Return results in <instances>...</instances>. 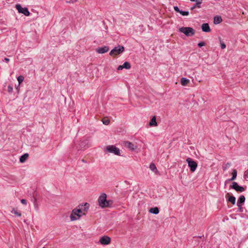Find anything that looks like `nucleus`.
<instances>
[{
    "mask_svg": "<svg viewBox=\"0 0 248 248\" xmlns=\"http://www.w3.org/2000/svg\"><path fill=\"white\" fill-rule=\"evenodd\" d=\"M99 205L102 208L110 207L112 204L111 201L107 200V195L105 193H102L98 200Z\"/></svg>",
    "mask_w": 248,
    "mask_h": 248,
    "instance_id": "f257e3e1",
    "label": "nucleus"
},
{
    "mask_svg": "<svg viewBox=\"0 0 248 248\" xmlns=\"http://www.w3.org/2000/svg\"><path fill=\"white\" fill-rule=\"evenodd\" d=\"M80 210L77 208L74 209L70 214V218L71 221H75L80 218L82 214L80 213Z\"/></svg>",
    "mask_w": 248,
    "mask_h": 248,
    "instance_id": "f03ea898",
    "label": "nucleus"
},
{
    "mask_svg": "<svg viewBox=\"0 0 248 248\" xmlns=\"http://www.w3.org/2000/svg\"><path fill=\"white\" fill-rule=\"evenodd\" d=\"M179 31L185 34L186 36H192L195 34V30L191 27H181Z\"/></svg>",
    "mask_w": 248,
    "mask_h": 248,
    "instance_id": "7ed1b4c3",
    "label": "nucleus"
},
{
    "mask_svg": "<svg viewBox=\"0 0 248 248\" xmlns=\"http://www.w3.org/2000/svg\"><path fill=\"white\" fill-rule=\"evenodd\" d=\"M124 48L123 46H118L112 49L109 52V55L111 56H116L124 52Z\"/></svg>",
    "mask_w": 248,
    "mask_h": 248,
    "instance_id": "20e7f679",
    "label": "nucleus"
},
{
    "mask_svg": "<svg viewBox=\"0 0 248 248\" xmlns=\"http://www.w3.org/2000/svg\"><path fill=\"white\" fill-rule=\"evenodd\" d=\"M186 161L188 164V167L190 168V170L192 172L195 171L197 168V163L189 157L186 159Z\"/></svg>",
    "mask_w": 248,
    "mask_h": 248,
    "instance_id": "39448f33",
    "label": "nucleus"
},
{
    "mask_svg": "<svg viewBox=\"0 0 248 248\" xmlns=\"http://www.w3.org/2000/svg\"><path fill=\"white\" fill-rule=\"evenodd\" d=\"M106 150L107 151L113 153L116 155H120V151L118 148L116 147L113 145H109L106 147Z\"/></svg>",
    "mask_w": 248,
    "mask_h": 248,
    "instance_id": "423d86ee",
    "label": "nucleus"
},
{
    "mask_svg": "<svg viewBox=\"0 0 248 248\" xmlns=\"http://www.w3.org/2000/svg\"><path fill=\"white\" fill-rule=\"evenodd\" d=\"M16 8L19 13H22L26 16H29L30 14L27 8H23L20 4H16Z\"/></svg>",
    "mask_w": 248,
    "mask_h": 248,
    "instance_id": "0eeeda50",
    "label": "nucleus"
},
{
    "mask_svg": "<svg viewBox=\"0 0 248 248\" xmlns=\"http://www.w3.org/2000/svg\"><path fill=\"white\" fill-rule=\"evenodd\" d=\"M245 198L244 196L241 195L239 198L237 202V205L238 207V211L239 212H242L243 211V208L242 207V204L245 202Z\"/></svg>",
    "mask_w": 248,
    "mask_h": 248,
    "instance_id": "6e6552de",
    "label": "nucleus"
},
{
    "mask_svg": "<svg viewBox=\"0 0 248 248\" xmlns=\"http://www.w3.org/2000/svg\"><path fill=\"white\" fill-rule=\"evenodd\" d=\"M124 145L132 151L135 150L137 148V146L136 144L130 141H124Z\"/></svg>",
    "mask_w": 248,
    "mask_h": 248,
    "instance_id": "1a4fd4ad",
    "label": "nucleus"
},
{
    "mask_svg": "<svg viewBox=\"0 0 248 248\" xmlns=\"http://www.w3.org/2000/svg\"><path fill=\"white\" fill-rule=\"evenodd\" d=\"M110 238L107 236L101 237L99 239V243L103 245H107L110 243Z\"/></svg>",
    "mask_w": 248,
    "mask_h": 248,
    "instance_id": "9d476101",
    "label": "nucleus"
},
{
    "mask_svg": "<svg viewBox=\"0 0 248 248\" xmlns=\"http://www.w3.org/2000/svg\"><path fill=\"white\" fill-rule=\"evenodd\" d=\"M90 205L89 203L85 202L83 204H80L78 206V209L80 210V213H82L83 212H87L89 208Z\"/></svg>",
    "mask_w": 248,
    "mask_h": 248,
    "instance_id": "9b49d317",
    "label": "nucleus"
},
{
    "mask_svg": "<svg viewBox=\"0 0 248 248\" xmlns=\"http://www.w3.org/2000/svg\"><path fill=\"white\" fill-rule=\"evenodd\" d=\"M233 189L239 192H242L245 190V188L238 185V184L235 182H233Z\"/></svg>",
    "mask_w": 248,
    "mask_h": 248,
    "instance_id": "f8f14e48",
    "label": "nucleus"
},
{
    "mask_svg": "<svg viewBox=\"0 0 248 248\" xmlns=\"http://www.w3.org/2000/svg\"><path fill=\"white\" fill-rule=\"evenodd\" d=\"M109 50V47L107 46H104L96 49V51L99 54H103Z\"/></svg>",
    "mask_w": 248,
    "mask_h": 248,
    "instance_id": "ddd939ff",
    "label": "nucleus"
},
{
    "mask_svg": "<svg viewBox=\"0 0 248 248\" xmlns=\"http://www.w3.org/2000/svg\"><path fill=\"white\" fill-rule=\"evenodd\" d=\"M131 67V65L129 62H124V63L122 65H119L118 68V70H121L123 68H125L126 69H129Z\"/></svg>",
    "mask_w": 248,
    "mask_h": 248,
    "instance_id": "4468645a",
    "label": "nucleus"
},
{
    "mask_svg": "<svg viewBox=\"0 0 248 248\" xmlns=\"http://www.w3.org/2000/svg\"><path fill=\"white\" fill-rule=\"evenodd\" d=\"M232 180V176L226 180L225 182V187L226 189L229 188V189L232 188V183L231 181Z\"/></svg>",
    "mask_w": 248,
    "mask_h": 248,
    "instance_id": "2eb2a0df",
    "label": "nucleus"
},
{
    "mask_svg": "<svg viewBox=\"0 0 248 248\" xmlns=\"http://www.w3.org/2000/svg\"><path fill=\"white\" fill-rule=\"evenodd\" d=\"M190 0L191 1H193V2H196V4H194L191 8V10H193L194 9H195L196 7L198 8H201V5L202 3V0Z\"/></svg>",
    "mask_w": 248,
    "mask_h": 248,
    "instance_id": "dca6fc26",
    "label": "nucleus"
},
{
    "mask_svg": "<svg viewBox=\"0 0 248 248\" xmlns=\"http://www.w3.org/2000/svg\"><path fill=\"white\" fill-rule=\"evenodd\" d=\"M202 29L203 32H209L211 31L210 28L208 23H203L202 24Z\"/></svg>",
    "mask_w": 248,
    "mask_h": 248,
    "instance_id": "f3484780",
    "label": "nucleus"
},
{
    "mask_svg": "<svg viewBox=\"0 0 248 248\" xmlns=\"http://www.w3.org/2000/svg\"><path fill=\"white\" fill-rule=\"evenodd\" d=\"M222 21V19L220 16H216L214 18V23L215 24H218L221 23Z\"/></svg>",
    "mask_w": 248,
    "mask_h": 248,
    "instance_id": "a211bd4d",
    "label": "nucleus"
},
{
    "mask_svg": "<svg viewBox=\"0 0 248 248\" xmlns=\"http://www.w3.org/2000/svg\"><path fill=\"white\" fill-rule=\"evenodd\" d=\"M28 156L29 155L27 153L24 154V155H22L19 158V161L21 163H24L28 157Z\"/></svg>",
    "mask_w": 248,
    "mask_h": 248,
    "instance_id": "6ab92c4d",
    "label": "nucleus"
},
{
    "mask_svg": "<svg viewBox=\"0 0 248 248\" xmlns=\"http://www.w3.org/2000/svg\"><path fill=\"white\" fill-rule=\"evenodd\" d=\"M149 125L151 126H155L157 125V123L156 122V118L154 116L151 120L149 123Z\"/></svg>",
    "mask_w": 248,
    "mask_h": 248,
    "instance_id": "aec40b11",
    "label": "nucleus"
},
{
    "mask_svg": "<svg viewBox=\"0 0 248 248\" xmlns=\"http://www.w3.org/2000/svg\"><path fill=\"white\" fill-rule=\"evenodd\" d=\"M149 212L152 214L157 215L159 213V209L157 207L151 208L149 210Z\"/></svg>",
    "mask_w": 248,
    "mask_h": 248,
    "instance_id": "412c9836",
    "label": "nucleus"
},
{
    "mask_svg": "<svg viewBox=\"0 0 248 248\" xmlns=\"http://www.w3.org/2000/svg\"><path fill=\"white\" fill-rule=\"evenodd\" d=\"M189 80L185 78H182L181 79V83L183 86H186L189 83Z\"/></svg>",
    "mask_w": 248,
    "mask_h": 248,
    "instance_id": "4be33fe9",
    "label": "nucleus"
},
{
    "mask_svg": "<svg viewBox=\"0 0 248 248\" xmlns=\"http://www.w3.org/2000/svg\"><path fill=\"white\" fill-rule=\"evenodd\" d=\"M150 169L151 170L155 172H158L157 168L154 163H151L150 165Z\"/></svg>",
    "mask_w": 248,
    "mask_h": 248,
    "instance_id": "5701e85b",
    "label": "nucleus"
},
{
    "mask_svg": "<svg viewBox=\"0 0 248 248\" xmlns=\"http://www.w3.org/2000/svg\"><path fill=\"white\" fill-rule=\"evenodd\" d=\"M11 213L15 214V216L17 217H20L21 216V213L19 212H18L16 209H13L11 211Z\"/></svg>",
    "mask_w": 248,
    "mask_h": 248,
    "instance_id": "b1692460",
    "label": "nucleus"
},
{
    "mask_svg": "<svg viewBox=\"0 0 248 248\" xmlns=\"http://www.w3.org/2000/svg\"><path fill=\"white\" fill-rule=\"evenodd\" d=\"M17 79L18 81V84L20 85L24 80V77L22 76H19L17 77Z\"/></svg>",
    "mask_w": 248,
    "mask_h": 248,
    "instance_id": "393cba45",
    "label": "nucleus"
},
{
    "mask_svg": "<svg viewBox=\"0 0 248 248\" xmlns=\"http://www.w3.org/2000/svg\"><path fill=\"white\" fill-rule=\"evenodd\" d=\"M228 197V201L232 203V196L230 195L229 193H227L226 197Z\"/></svg>",
    "mask_w": 248,
    "mask_h": 248,
    "instance_id": "a878e982",
    "label": "nucleus"
},
{
    "mask_svg": "<svg viewBox=\"0 0 248 248\" xmlns=\"http://www.w3.org/2000/svg\"><path fill=\"white\" fill-rule=\"evenodd\" d=\"M180 14L183 16H187L189 15V12L188 11H183L182 10H181V11L180 12Z\"/></svg>",
    "mask_w": 248,
    "mask_h": 248,
    "instance_id": "bb28decb",
    "label": "nucleus"
},
{
    "mask_svg": "<svg viewBox=\"0 0 248 248\" xmlns=\"http://www.w3.org/2000/svg\"><path fill=\"white\" fill-rule=\"evenodd\" d=\"M220 43L221 49H224L226 47V45L225 44V43L221 40L220 41Z\"/></svg>",
    "mask_w": 248,
    "mask_h": 248,
    "instance_id": "cd10ccee",
    "label": "nucleus"
},
{
    "mask_svg": "<svg viewBox=\"0 0 248 248\" xmlns=\"http://www.w3.org/2000/svg\"><path fill=\"white\" fill-rule=\"evenodd\" d=\"M13 88L11 85H9L7 88V91L9 93H12L13 92Z\"/></svg>",
    "mask_w": 248,
    "mask_h": 248,
    "instance_id": "c85d7f7f",
    "label": "nucleus"
},
{
    "mask_svg": "<svg viewBox=\"0 0 248 248\" xmlns=\"http://www.w3.org/2000/svg\"><path fill=\"white\" fill-rule=\"evenodd\" d=\"M205 45V44L204 42H199L198 44V46H199V47H202L203 46H204Z\"/></svg>",
    "mask_w": 248,
    "mask_h": 248,
    "instance_id": "c756f323",
    "label": "nucleus"
},
{
    "mask_svg": "<svg viewBox=\"0 0 248 248\" xmlns=\"http://www.w3.org/2000/svg\"><path fill=\"white\" fill-rule=\"evenodd\" d=\"M103 123L105 125H108L109 123V120L108 119L103 120Z\"/></svg>",
    "mask_w": 248,
    "mask_h": 248,
    "instance_id": "7c9ffc66",
    "label": "nucleus"
},
{
    "mask_svg": "<svg viewBox=\"0 0 248 248\" xmlns=\"http://www.w3.org/2000/svg\"><path fill=\"white\" fill-rule=\"evenodd\" d=\"M21 202L24 205H27V202L25 199H22L21 200Z\"/></svg>",
    "mask_w": 248,
    "mask_h": 248,
    "instance_id": "2f4dec72",
    "label": "nucleus"
},
{
    "mask_svg": "<svg viewBox=\"0 0 248 248\" xmlns=\"http://www.w3.org/2000/svg\"><path fill=\"white\" fill-rule=\"evenodd\" d=\"M174 9L176 12H178L179 13H180V12L181 11V10L179 9V8L177 6H174Z\"/></svg>",
    "mask_w": 248,
    "mask_h": 248,
    "instance_id": "473e14b6",
    "label": "nucleus"
},
{
    "mask_svg": "<svg viewBox=\"0 0 248 248\" xmlns=\"http://www.w3.org/2000/svg\"><path fill=\"white\" fill-rule=\"evenodd\" d=\"M237 175V171L236 170H233V180L236 178Z\"/></svg>",
    "mask_w": 248,
    "mask_h": 248,
    "instance_id": "72a5a7b5",
    "label": "nucleus"
},
{
    "mask_svg": "<svg viewBox=\"0 0 248 248\" xmlns=\"http://www.w3.org/2000/svg\"><path fill=\"white\" fill-rule=\"evenodd\" d=\"M231 163H228L226 164V166L225 167L224 170H226L228 167L231 166Z\"/></svg>",
    "mask_w": 248,
    "mask_h": 248,
    "instance_id": "f704fd0d",
    "label": "nucleus"
},
{
    "mask_svg": "<svg viewBox=\"0 0 248 248\" xmlns=\"http://www.w3.org/2000/svg\"><path fill=\"white\" fill-rule=\"evenodd\" d=\"M9 59L7 58H4V61L6 62H9Z\"/></svg>",
    "mask_w": 248,
    "mask_h": 248,
    "instance_id": "c9c22d12",
    "label": "nucleus"
},
{
    "mask_svg": "<svg viewBox=\"0 0 248 248\" xmlns=\"http://www.w3.org/2000/svg\"><path fill=\"white\" fill-rule=\"evenodd\" d=\"M235 198L234 197H233V205L235 204Z\"/></svg>",
    "mask_w": 248,
    "mask_h": 248,
    "instance_id": "e433bc0d",
    "label": "nucleus"
},
{
    "mask_svg": "<svg viewBox=\"0 0 248 248\" xmlns=\"http://www.w3.org/2000/svg\"><path fill=\"white\" fill-rule=\"evenodd\" d=\"M72 2H73L76 1V0H71Z\"/></svg>",
    "mask_w": 248,
    "mask_h": 248,
    "instance_id": "4c0bfd02",
    "label": "nucleus"
},
{
    "mask_svg": "<svg viewBox=\"0 0 248 248\" xmlns=\"http://www.w3.org/2000/svg\"><path fill=\"white\" fill-rule=\"evenodd\" d=\"M35 208L36 209H38V207L37 206L35 207Z\"/></svg>",
    "mask_w": 248,
    "mask_h": 248,
    "instance_id": "58836bf2",
    "label": "nucleus"
},
{
    "mask_svg": "<svg viewBox=\"0 0 248 248\" xmlns=\"http://www.w3.org/2000/svg\"><path fill=\"white\" fill-rule=\"evenodd\" d=\"M225 219H226V218H224L223 219V221H225Z\"/></svg>",
    "mask_w": 248,
    "mask_h": 248,
    "instance_id": "ea45409f",
    "label": "nucleus"
}]
</instances>
